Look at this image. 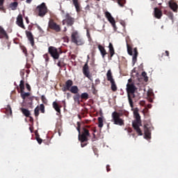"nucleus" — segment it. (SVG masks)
Returning a JSON list of instances; mask_svg holds the SVG:
<instances>
[{
    "mask_svg": "<svg viewBox=\"0 0 178 178\" xmlns=\"http://www.w3.org/2000/svg\"><path fill=\"white\" fill-rule=\"evenodd\" d=\"M134 115L136 120L132 122V127H134L139 136H143V131L140 129V126H141V117L140 116V113H138V111L135 110Z\"/></svg>",
    "mask_w": 178,
    "mask_h": 178,
    "instance_id": "nucleus-1",
    "label": "nucleus"
},
{
    "mask_svg": "<svg viewBox=\"0 0 178 178\" xmlns=\"http://www.w3.org/2000/svg\"><path fill=\"white\" fill-rule=\"evenodd\" d=\"M123 113H118L117 111H114L112 113V122H113L114 124H117L118 126H124V120L120 118L122 116Z\"/></svg>",
    "mask_w": 178,
    "mask_h": 178,
    "instance_id": "nucleus-2",
    "label": "nucleus"
},
{
    "mask_svg": "<svg viewBox=\"0 0 178 178\" xmlns=\"http://www.w3.org/2000/svg\"><path fill=\"white\" fill-rule=\"evenodd\" d=\"M71 41L76 45H84V40L80 37L77 31L72 32L71 35Z\"/></svg>",
    "mask_w": 178,
    "mask_h": 178,
    "instance_id": "nucleus-3",
    "label": "nucleus"
},
{
    "mask_svg": "<svg viewBox=\"0 0 178 178\" xmlns=\"http://www.w3.org/2000/svg\"><path fill=\"white\" fill-rule=\"evenodd\" d=\"M35 13H38V16L40 17H44L48 13V8L45 3H42L40 5L38 6L35 9Z\"/></svg>",
    "mask_w": 178,
    "mask_h": 178,
    "instance_id": "nucleus-4",
    "label": "nucleus"
},
{
    "mask_svg": "<svg viewBox=\"0 0 178 178\" xmlns=\"http://www.w3.org/2000/svg\"><path fill=\"white\" fill-rule=\"evenodd\" d=\"M76 130L79 131V140L81 141V147L84 148L87 144H88V138L85 135H81V132L80 131V123L78 122V127H76Z\"/></svg>",
    "mask_w": 178,
    "mask_h": 178,
    "instance_id": "nucleus-5",
    "label": "nucleus"
},
{
    "mask_svg": "<svg viewBox=\"0 0 178 178\" xmlns=\"http://www.w3.org/2000/svg\"><path fill=\"white\" fill-rule=\"evenodd\" d=\"M0 40H5V43L7 44L8 49H10V43L9 42V35L6 31L0 26Z\"/></svg>",
    "mask_w": 178,
    "mask_h": 178,
    "instance_id": "nucleus-6",
    "label": "nucleus"
},
{
    "mask_svg": "<svg viewBox=\"0 0 178 178\" xmlns=\"http://www.w3.org/2000/svg\"><path fill=\"white\" fill-rule=\"evenodd\" d=\"M48 27L50 29V30H53L54 31H56V33H60L62 31V29L60 28V25L56 24L55 22V20L50 19L48 22Z\"/></svg>",
    "mask_w": 178,
    "mask_h": 178,
    "instance_id": "nucleus-7",
    "label": "nucleus"
},
{
    "mask_svg": "<svg viewBox=\"0 0 178 178\" xmlns=\"http://www.w3.org/2000/svg\"><path fill=\"white\" fill-rule=\"evenodd\" d=\"M48 53L51 55V58L56 60V59H59V51L58 49L54 46H50L48 48Z\"/></svg>",
    "mask_w": 178,
    "mask_h": 178,
    "instance_id": "nucleus-8",
    "label": "nucleus"
},
{
    "mask_svg": "<svg viewBox=\"0 0 178 178\" xmlns=\"http://www.w3.org/2000/svg\"><path fill=\"white\" fill-rule=\"evenodd\" d=\"M137 90V87L134 85V83H127V92L128 95H131L133 98L136 97V95H134V92H136V90Z\"/></svg>",
    "mask_w": 178,
    "mask_h": 178,
    "instance_id": "nucleus-9",
    "label": "nucleus"
},
{
    "mask_svg": "<svg viewBox=\"0 0 178 178\" xmlns=\"http://www.w3.org/2000/svg\"><path fill=\"white\" fill-rule=\"evenodd\" d=\"M67 24V26H72L74 24V18L69 13H66L65 19L63 20V24Z\"/></svg>",
    "mask_w": 178,
    "mask_h": 178,
    "instance_id": "nucleus-10",
    "label": "nucleus"
},
{
    "mask_svg": "<svg viewBox=\"0 0 178 178\" xmlns=\"http://www.w3.org/2000/svg\"><path fill=\"white\" fill-rule=\"evenodd\" d=\"M83 73L86 77L88 78L89 80L92 81V76L90 74V67H88V62H86L83 67Z\"/></svg>",
    "mask_w": 178,
    "mask_h": 178,
    "instance_id": "nucleus-11",
    "label": "nucleus"
},
{
    "mask_svg": "<svg viewBox=\"0 0 178 178\" xmlns=\"http://www.w3.org/2000/svg\"><path fill=\"white\" fill-rule=\"evenodd\" d=\"M105 16L106 19L108 20V22L111 23V24L113 26L114 30H116V22L115 21V18L112 17L111 13L106 11L105 13Z\"/></svg>",
    "mask_w": 178,
    "mask_h": 178,
    "instance_id": "nucleus-12",
    "label": "nucleus"
},
{
    "mask_svg": "<svg viewBox=\"0 0 178 178\" xmlns=\"http://www.w3.org/2000/svg\"><path fill=\"white\" fill-rule=\"evenodd\" d=\"M105 16L106 19L108 20V22L111 23V24L113 26L114 30H116V22L115 21V18L112 17L111 13L106 11L105 13Z\"/></svg>",
    "mask_w": 178,
    "mask_h": 178,
    "instance_id": "nucleus-13",
    "label": "nucleus"
},
{
    "mask_svg": "<svg viewBox=\"0 0 178 178\" xmlns=\"http://www.w3.org/2000/svg\"><path fill=\"white\" fill-rule=\"evenodd\" d=\"M72 87H73V81H72L71 79H68L63 87L62 91H63V92H66V91H70Z\"/></svg>",
    "mask_w": 178,
    "mask_h": 178,
    "instance_id": "nucleus-14",
    "label": "nucleus"
},
{
    "mask_svg": "<svg viewBox=\"0 0 178 178\" xmlns=\"http://www.w3.org/2000/svg\"><path fill=\"white\" fill-rule=\"evenodd\" d=\"M25 34H26L29 41L30 42L31 47H34V45H35L34 35H33V33H31V31H26Z\"/></svg>",
    "mask_w": 178,
    "mask_h": 178,
    "instance_id": "nucleus-15",
    "label": "nucleus"
},
{
    "mask_svg": "<svg viewBox=\"0 0 178 178\" xmlns=\"http://www.w3.org/2000/svg\"><path fill=\"white\" fill-rule=\"evenodd\" d=\"M16 23L17 26H19V27H21V29L26 30V26H24V24L23 23V15H22V14H19L17 16Z\"/></svg>",
    "mask_w": 178,
    "mask_h": 178,
    "instance_id": "nucleus-16",
    "label": "nucleus"
},
{
    "mask_svg": "<svg viewBox=\"0 0 178 178\" xmlns=\"http://www.w3.org/2000/svg\"><path fill=\"white\" fill-rule=\"evenodd\" d=\"M108 51L110 56H108L109 60H112V58H113V55H115V49L113 48V44L110 42L108 45Z\"/></svg>",
    "mask_w": 178,
    "mask_h": 178,
    "instance_id": "nucleus-17",
    "label": "nucleus"
},
{
    "mask_svg": "<svg viewBox=\"0 0 178 178\" xmlns=\"http://www.w3.org/2000/svg\"><path fill=\"white\" fill-rule=\"evenodd\" d=\"M168 5H169L170 9H172V10H173V12H175L177 13V8H178L177 3L174 2L173 0H171L168 2Z\"/></svg>",
    "mask_w": 178,
    "mask_h": 178,
    "instance_id": "nucleus-18",
    "label": "nucleus"
},
{
    "mask_svg": "<svg viewBox=\"0 0 178 178\" xmlns=\"http://www.w3.org/2000/svg\"><path fill=\"white\" fill-rule=\"evenodd\" d=\"M72 3L74 6H75V9L77 13H80V12H81V6H80L79 0H72Z\"/></svg>",
    "mask_w": 178,
    "mask_h": 178,
    "instance_id": "nucleus-19",
    "label": "nucleus"
},
{
    "mask_svg": "<svg viewBox=\"0 0 178 178\" xmlns=\"http://www.w3.org/2000/svg\"><path fill=\"white\" fill-rule=\"evenodd\" d=\"M144 131L145 138H147V140H149V138H151V130H149V128H148L147 125L144 126Z\"/></svg>",
    "mask_w": 178,
    "mask_h": 178,
    "instance_id": "nucleus-20",
    "label": "nucleus"
},
{
    "mask_svg": "<svg viewBox=\"0 0 178 178\" xmlns=\"http://www.w3.org/2000/svg\"><path fill=\"white\" fill-rule=\"evenodd\" d=\"M52 106L56 112H57V113L60 114V108H62V106H59V104L56 102H54L52 104Z\"/></svg>",
    "mask_w": 178,
    "mask_h": 178,
    "instance_id": "nucleus-21",
    "label": "nucleus"
},
{
    "mask_svg": "<svg viewBox=\"0 0 178 178\" xmlns=\"http://www.w3.org/2000/svg\"><path fill=\"white\" fill-rule=\"evenodd\" d=\"M137 56H138V51H137V48L134 49V56L132 57V63L133 65L136 64V62H137Z\"/></svg>",
    "mask_w": 178,
    "mask_h": 178,
    "instance_id": "nucleus-22",
    "label": "nucleus"
},
{
    "mask_svg": "<svg viewBox=\"0 0 178 178\" xmlns=\"http://www.w3.org/2000/svg\"><path fill=\"white\" fill-rule=\"evenodd\" d=\"M98 49H99V51H100L102 58H105V56L106 55V54H108V53H106V50L105 49V47H104L101 44H99Z\"/></svg>",
    "mask_w": 178,
    "mask_h": 178,
    "instance_id": "nucleus-23",
    "label": "nucleus"
},
{
    "mask_svg": "<svg viewBox=\"0 0 178 178\" xmlns=\"http://www.w3.org/2000/svg\"><path fill=\"white\" fill-rule=\"evenodd\" d=\"M106 77H107L108 81H110V83L115 81V79H113V76L112 75V71L111 70H108L107 71Z\"/></svg>",
    "mask_w": 178,
    "mask_h": 178,
    "instance_id": "nucleus-24",
    "label": "nucleus"
},
{
    "mask_svg": "<svg viewBox=\"0 0 178 178\" xmlns=\"http://www.w3.org/2000/svg\"><path fill=\"white\" fill-rule=\"evenodd\" d=\"M154 16L156 19H161L162 17V11L158 8H154Z\"/></svg>",
    "mask_w": 178,
    "mask_h": 178,
    "instance_id": "nucleus-25",
    "label": "nucleus"
},
{
    "mask_svg": "<svg viewBox=\"0 0 178 178\" xmlns=\"http://www.w3.org/2000/svg\"><path fill=\"white\" fill-rule=\"evenodd\" d=\"M80 98H81V96L79 93H76L75 94V95L73 96V99L74 102L78 104H80V102H83V100H80Z\"/></svg>",
    "mask_w": 178,
    "mask_h": 178,
    "instance_id": "nucleus-26",
    "label": "nucleus"
},
{
    "mask_svg": "<svg viewBox=\"0 0 178 178\" xmlns=\"http://www.w3.org/2000/svg\"><path fill=\"white\" fill-rule=\"evenodd\" d=\"M69 91H70L72 94H79V87H77V86H72Z\"/></svg>",
    "mask_w": 178,
    "mask_h": 178,
    "instance_id": "nucleus-27",
    "label": "nucleus"
},
{
    "mask_svg": "<svg viewBox=\"0 0 178 178\" xmlns=\"http://www.w3.org/2000/svg\"><path fill=\"white\" fill-rule=\"evenodd\" d=\"M21 111L26 118H30V115H31V113H30V111L27 110V108H21Z\"/></svg>",
    "mask_w": 178,
    "mask_h": 178,
    "instance_id": "nucleus-28",
    "label": "nucleus"
},
{
    "mask_svg": "<svg viewBox=\"0 0 178 178\" xmlns=\"http://www.w3.org/2000/svg\"><path fill=\"white\" fill-rule=\"evenodd\" d=\"M3 3H5V0H0V12L6 13V8L3 6Z\"/></svg>",
    "mask_w": 178,
    "mask_h": 178,
    "instance_id": "nucleus-29",
    "label": "nucleus"
},
{
    "mask_svg": "<svg viewBox=\"0 0 178 178\" xmlns=\"http://www.w3.org/2000/svg\"><path fill=\"white\" fill-rule=\"evenodd\" d=\"M19 5V3L17 1H14L10 4V8L11 10H16L17 9V6Z\"/></svg>",
    "mask_w": 178,
    "mask_h": 178,
    "instance_id": "nucleus-30",
    "label": "nucleus"
},
{
    "mask_svg": "<svg viewBox=\"0 0 178 178\" xmlns=\"http://www.w3.org/2000/svg\"><path fill=\"white\" fill-rule=\"evenodd\" d=\"M21 94V98H22V99H26V98L30 97V92H25L24 90H22V92H20Z\"/></svg>",
    "mask_w": 178,
    "mask_h": 178,
    "instance_id": "nucleus-31",
    "label": "nucleus"
},
{
    "mask_svg": "<svg viewBox=\"0 0 178 178\" xmlns=\"http://www.w3.org/2000/svg\"><path fill=\"white\" fill-rule=\"evenodd\" d=\"M88 98H90L88 93H87V92L81 93V101H84V100L87 101V99H88Z\"/></svg>",
    "mask_w": 178,
    "mask_h": 178,
    "instance_id": "nucleus-32",
    "label": "nucleus"
},
{
    "mask_svg": "<svg viewBox=\"0 0 178 178\" xmlns=\"http://www.w3.org/2000/svg\"><path fill=\"white\" fill-rule=\"evenodd\" d=\"M98 127L102 129V127H104V119L102 118V117L98 118Z\"/></svg>",
    "mask_w": 178,
    "mask_h": 178,
    "instance_id": "nucleus-33",
    "label": "nucleus"
},
{
    "mask_svg": "<svg viewBox=\"0 0 178 178\" xmlns=\"http://www.w3.org/2000/svg\"><path fill=\"white\" fill-rule=\"evenodd\" d=\"M81 135L88 137V136H90V131H88V129H87L86 127H83L82 131V134Z\"/></svg>",
    "mask_w": 178,
    "mask_h": 178,
    "instance_id": "nucleus-34",
    "label": "nucleus"
},
{
    "mask_svg": "<svg viewBox=\"0 0 178 178\" xmlns=\"http://www.w3.org/2000/svg\"><path fill=\"white\" fill-rule=\"evenodd\" d=\"M127 52L129 55L133 56V48L130 46L129 43L127 42Z\"/></svg>",
    "mask_w": 178,
    "mask_h": 178,
    "instance_id": "nucleus-35",
    "label": "nucleus"
},
{
    "mask_svg": "<svg viewBox=\"0 0 178 178\" xmlns=\"http://www.w3.org/2000/svg\"><path fill=\"white\" fill-rule=\"evenodd\" d=\"M111 84V90L112 91H118V86H116V83L115 82V81H113V82H110Z\"/></svg>",
    "mask_w": 178,
    "mask_h": 178,
    "instance_id": "nucleus-36",
    "label": "nucleus"
},
{
    "mask_svg": "<svg viewBox=\"0 0 178 178\" xmlns=\"http://www.w3.org/2000/svg\"><path fill=\"white\" fill-rule=\"evenodd\" d=\"M20 92L24 91V81L21 80L19 83Z\"/></svg>",
    "mask_w": 178,
    "mask_h": 178,
    "instance_id": "nucleus-37",
    "label": "nucleus"
},
{
    "mask_svg": "<svg viewBox=\"0 0 178 178\" xmlns=\"http://www.w3.org/2000/svg\"><path fill=\"white\" fill-rule=\"evenodd\" d=\"M34 114H35V118H38V116L40 115V107L37 106L34 109Z\"/></svg>",
    "mask_w": 178,
    "mask_h": 178,
    "instance_id": "nucleus-38",
    "label": "nucleus"
},
{
    "mask_svg": "<svg viewBox=\"0 0 178 178\" xmlns=\"http://www.w3.org/2000/svg\"><path fill=\"white\" fill-rule=\"evenodd\" d=\"M118 3L121 6V8H123V6H124V3H126V0H118Z\"/></svg>",
    "mask_w": 178,
    "mask_h": 178,
    "instance_id": "nucleus-39",
    "label": "nucleus"
},
{
    "mask_svg": "<svg viewBox=\"0 0 178 178\" xmlns=\"http://www.w3.org/2000/svg\"><path fill=\"white\" fill-rule=\"evenodd\" d=\"M6 111L8 115H12V108L10 107V105L7 106Z\"/></svg>",
    "mask_w": 178,
    "mask_h": 178,
    "instance_id": "nucleus-40",
    "label": "nucleus"
},
{
    "mask_svg": "<svg viewBox=\"0 0 178 178\" xmlns=\"http://www.w3.org/2000/svg\"><path fill=\"white\" fill-rule=\"evenodd\" d=\"M41 100H42V102H43V104H48V100L47 99V97H45L44 95H42L41 96Z\"/></svg>",
    "mask_w": 178,
    "mask_h": 178,
    "instance_id": "nucleus-41",
    "label": "nucleus"
},
{
    "mask_svg": "<svg viewBox=\"0 0 178 178\" xmlns=\"http://www.w3.org/2000/svg\"><path fill=\"white\" fill-rule=\"evenodd\" d=\"M42 113H45V106L44 104L40 105V109Z\"/></svg>",
    "mask_w": 178,
    "mask_h": 178,
    "instance_id": "nucleus-42",
    "label": "nucleus"
},
{
    "mask_svg": "<svg viewBox=\"0 0 178 178\" xmlns=\"http://www.w3.org/2000/svg\"><path fill=\"white\" fill-rule=\"evenodd\" d=\"M142 77H144L145 81H148V76H147V72H142Z\"/></svg>",
    "mask_w": 178,
    "mask_h": 178,
    "instance_id": "nucleus-43",
    "label": "nucleus"
},
{
    "mask_svg": "<svg viewBox=\"0 0 178 178\" xmlns=\"http://www.w3.org/2000/svg\"><path fill=\"white\" fill-rule=\"evenodd\" d=\"M35 26L38 29V30L39 31V33H40L41 34H44V30H42V28H41V26H40V25L35 24Z\"/></svg>",
    "mask_w": 178,
    "mask_h": 178,
    "instance_id": "nucleus-44",
    "label": "nucleus"
},
{
    "mask_svg": "<svg viewBox=\"0 0 178 178\" xmlns=\"http://www.w3.org/2000/svg\"><path fill=\"white\" fill-rule=\"evenodd\" d=\"M128 99H129V105H130L131 108H133L134 107L133 100L131 99L130 95H128Z\"/></svg>",
    "mask_w": 178,
    "mask_h": 178,
    "instance_id": "nucleus-45",
    "label": "nucleus"
},
{
    "mask_svg": "<svg viewBox=\"0 0 178 178\" xmlns=\"http://www.w3.org/2000/svg\"><path fill=\"white\" fill-rule=\"evenodd\" d=\"M154 95V92H152V90L149 89L148 91H147V97L149 98H151V97H152Z\"/></svg>",
    "mask_w": 178,
    "mask_h": 178,
    "instance_id": "nucleus-46",
    "label": "nucleus"
},
{
    "mask_svg": "<svg viewBox=\"0 0 178 178\" xmlns=\"http://www.w3.org/2000/svg\"><path fill=\"white\" fill-rule=\"evenodd\" d=\"M44 59H45V62L48 63L49 62V56L48 55V54H45L43 56Z\"/></svg>",
    "mask_w": 178,
    "mask_h": 178,
    "instance_id": "nucleus-47",
    "label": "nucleus"
},
{
    "mask_svg": "<svg viewBox=\"0 0 178 178\" xmlns=\"http://www.w3.org/2000/svg\"><path fill=\"white\" fill-rule=\"evenodd\" d=\"M36 140H37L38 144H41V143H42V139H41L40 138V136H38V135H36Z\"/></svg>",
    "mask_w": 178,
    "mask_h": 178,
    "instance_id": "nucleus-48",
    "label": "nucleus"
},
{
    "mask_svg": "<svg viewBox=\"0 0 178 178\" xmlns=\"http://www.w3.org/2000/svg\"><path fill=\"white\" fill-rule=\"evenodd\" d=\"M26 88H27L28 91H31V86H30V84L26 83Z\"/></svg>",
    "mask_w": 178,
    "mask_h": 178,
    "instance_id": "nucleus-49",
    "label": "nucleus"
},
{
    "mask_svg": "<svg viewBox=\"0 0 178 178\" xmlns=\"http://www.w3.org/2000/svg\"><path fill=\"white\" fill-rule=\"evenodd\" d=\"M49 74V71H47L46 76L44 78V81H47V80H48Z\"/></svg>",
    "mask_w": 178,
    "mask_h": 178,
    "instance_id": "nucleus-50",
    "label": "nucleus"
},
{
    "mask_svg": "<svg viewBox=\"0 0 178 178\" xmlns=\"http://www.w3.org/2000/svg\"><path fill=\"white\" fill-rule=\"evenodd\" d=\"M66 95H67V99L72 98V94H70V92H67Z\"/></svg>",
    "mask_w": 178,
    "mask_h": 178,
    "instance_id": "nucleus-51",
    "label": "nucleus"
},
{
    "mask_svg": "<svg viewBox=\"0 0 178 178\" xmlns=\"http://www.w3.org/2000/svg\"><path fill=\"white\" fill-rule=\"evenodd\" d=\"M169 19H170V20H173V13H170V15H168Z\"/></svg>",
    "mask_w": 178,
    "mask_h": 178,
    "instance_id": "nucleus-52",
    "label": "nucleus"
},
{
    "mask_svg": "<svg viewBox=\"0 0 178 178\" xmlns=\"http://www.w3.org/2000/svg\"><path fill=\"white\" fill-rule=\"evenodd\" d=\"M22 51H23L24 54H25V55H27V49H26V47H24L22 49Z\"/></svg>",
    "mask_w": 178,
    "mask_h": 178,
    "instance_id": "nucleus-53",
    "label": "nucleus"
},
{
    "mask_svg": "<svg viewBox=\"0 0 178 178\" xmlns=\"http://www.w3.org/2000/svg\"><path fill=\"white\" fill-rule=\"evenodd\" d=\"M106 171L107 172H111V166L109 165H106Z\"/></svg>",
    "mask_w": 178,
    "mask_h": 178,
    "instance_id": "nucleus-54",
    "label": "nucleus"
},
{
    "mask_svg": "<svg viewBox=\"0 0 178 178\" xmlns=\"http://www.w3.org/2000/svg\"><path fill=\"white\" fill-rule=\"evenodd\" d=\"M99 83H101V81H99V79H97L95 80V84L96 85L99 84Z\"/></svg>",
    "mask_w": 178,
    "mask_h": 178,
    "instance_id": "nucleus-55",
    "label": "nucleus"
},
{
    "mask_svg": "<svg viewBox=\"0 0 178 178\" xmlns=\"http://www.w3.org/2000/svg\"><path fill=\"white\" fill-rule=\"evenodd\" d=\"M57 65L58 66V67H62V63H60V61H58Z\"/></svg>",
    "mask_w": 178,
    "mask_h": 178,
    "instance_id": "nucleus-56",
    "label": "nucleus"
},
{
    "mask_svg": "<svg viewBox=\"0 0 178 178\" xmlns=\"http://www.w3.org/2000/svg\"><path fill=\"white\" fill-rule=\"evenodd\" d=\"M87 36L88 40H91V36L90 35V33L88 31L87 32Z\"/></svg>",
    "mask_w": 178,
    "mask_h": 178,
    "instance_id": "nucleus-57",
    "label": "nucleus"
},
{
    "mask_svg": "<svg viewBox=\"0 0 178 178\" xmlns=\"http://www.w3.org/2000/svg\"><path fill=\"white\" fill-rule=\"evenodd\" d=\"M32 29H33V26L29 25V26H28V30H29L30 31H31Z\"/></svg>",
    "mask_w": 178,
    "mask_h": 178,
    "instance_id": "nucleus-58",
    "label": "nucleus"
},
{
    "mask_svg": "<svg viewBox=\"0 0 178 178\" xmlns=\"http://www.w3.org/2000/svg\"><path fill=\"white\" fill-rule=\"evenodd\" d=\"M26 22L27 23V24H29L30 23V21H29V18L26 17L25 18Z\"/></svg>",
    "mask_w": 178,
    "mask_h": 178,
    "instance_id": "nucleus-59",
    "label": "nucleus"
},
{
    "mask_svg": "<svg viewBox=\"0 0 178 178\" xmlns=\"http://www.w3.org/2000/svg\"><path fill=\"white\" fill-rule=\"evenodd\" d=\"M165 56H169V51H165Z\"/></svg>",
    "mask_w": 178,
    "mask_h": 178,
    "instance_id": "nucleus-60",
    "label": "nucleus"
},
{
    "mask_svg": "<svg viewBox=\"0 0 178 178\" xmlns=\"http://www.w3.org/2000/svg\"><path fill=\"white\" fill-rule=\"evenodd\" d=\"M33 0H26V3H31Z\"/></svg>",
    "mask_w": 178,
    "mask_h": 178,
    "instance_id": "nucleus-61",
    "label": "nucleus"
},
{
    "mask_svg": "<svg viewBox=\"0 0 178 178\" xmlns=\"http://www.w3.org/2000/svg\"><path fill=\"white\" fill-rule=\"evenodd\" d=\"M122 26H123V27H124L126 26V24L124 23V22H121Z\"/></svg>",
    "mask_w": 178,
    "mask_h": 178,
    "instance_id": "nucleus-62",
    "label": "nucleus"
},
{
    "mask_svg": "<svg viewBox=\"0 0 178 178\" xmlns=\"http://www.w3.org/2000/svg\"><path fill=\"white\" fill-rule=\"evenodd\" d=\"M29 118H30V122H33V121L34 120V119L33 118V117H31V116L29 115Z\"/></svg>",
    "mask_w": 178,
    "mask_h": 178,
    "instance_id": "nucleus-63",
    "label": "nucleus"
},
{
    "mask_svg": "<svg viewBox=\"0 0 178 178\" xmlns=\"http://www.w3.org/2000/svg\"><path fill=\"white\" fill-rule=\"evenodd\" d=\"M29 129L31 131V133H33V129L31 127H29Z\"/></svg>",
    "mask_w": 178,
    "mask_h": 178,
    "instance_id": "nucleus-64",
    "label": "nucleus"
}]
</instances>
